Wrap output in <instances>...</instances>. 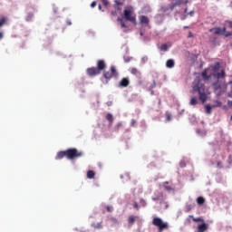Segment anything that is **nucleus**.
Masks as SVG:
<instances>
[{"instance_id":"f257e3e1","label":"nucleus","mask_w":232,"mask_h":232,"mask_svg":"<svg viewBox=\"0 0 232 232\" xmlns=\"http://www.w3.org/2000/svg\"><path fill=\"white\" fill-rule=\"evenodd\" d=\"M68 159L69 160H74V159H79L82 157V151H79L77 149H68L66 150L59 151L56 155V160H61V159Z\"/></svg>"},{"instance_id":"f03ea898","label":"nucleus","mask_w":232,"mask_h":232,"mask_svg":"<svg viewBox=\"0 0 232 232\" xmlns=\"http://www.w3.org/2000/svg\"><path fill=\"white\" fill-rule=\"evenodd\" d=\"M193 93H198V99L201 102L208 101V94H206V85L198 79H196L192 83Z\"/></svg>"},{"instance_id":"7ed1b4c3","label":"nucleus","mask_w":232,"mask_h":232,"mask_svg":"<svg viewBox=\"0 0 232 232\" xmlns=\"http://www.w3.org/2000/svg\"><path fill=\"white\" fill-rule=\"evenodd\" d=\"M102 70H106V63L104 62V60H98L97 67L87 68L86 73L89 77H95L97 75H100Z\"/></svg>"},{"instance_id":"20e7f679","label":"nucleus","mask_w":232,"mask_h":232,"mask_svg":"<svg viewBox=\"0 0 232 232\" xmlns=\"http://www.w3.org/2000/svg\"><path fill=\"white\" fill-rule=\"evenodd\" d=\"M123 19H125V21H130V23H132L133 24H137V16L131 8L123 11Z\"/></svg>"},{"instance_id":"39448f33","label":"nucleus","mask_w":232,"mask_h":232,"mask_svg":"<svg viewBox=\"0 0 232 232\" xmlns=\"http://www.w3.org/2000/svg\"><path fill=\"white\" fill-rule=\"evenodd\" d=\"M209 32H211L214 35H224L225 37H231L232 32H226V27H214L209 29Z\"/></svg>"},{"instance_id":"423d86ee","label":"nucleus","mask_w":232,"mask_h":232,"mask_svg":"<svg viewBox=\"0 0 232 232\" xmlns=\"http://www.w3.org/2000/svg\"><path fill=\"white\" fill-rule=\"evenodd\" d=\"M152 225L156 226L160 231H164V229H168L169 227L168 223L162 221L160 218H154L152 219Z\"/></svg>"},{"instance_id":"0eeeda50","label":"nucleus","mask_w":232,"mask_h":232,"mask_svg":"<svg viewBox=\"0 0 232 232\" xmlns=\"http://www.w3.org/2000/svg\"><path fill=\"white\" fill-rule=\"evenodd\" d=\"M213 73H212V77H216L217 79H224V77H226V71L221 70L220 72H217V71L218 70V65H215L213 68Z\"/></svg>"},{"instance_id":"6e6552de","label":"nucleus","mask_w":232,"mask_h":232,"mask_svg":"<svg viewBox=\"0 0 232 232\" xmlns=\"http://www.w3.org/2000/svg\"><path fill=\"white\" fill-rule=\"evenodd\" d=\"M117 75H119V74L117 73V69H115V66H111V71L105 72L103 73V77H105L108 80H110L113 77H117Z\"/></svg>"},{"instance_id":"1a4fd4ad","label":"nucleus","mask_w":232,"mask_h":232,"mask_svg":"<svg viewBox=\"0 0 232 232\" xmlns=\"http://www.w3.org/2000/svg\"><path fill=\"white\" fill-rule=\"evenodd\" d=\"M189 1L188 0H177L176 2H172L169 5V9L173 11L175 10L176 6H180V5H188Z\"/></svg>"},{"instance_id":"9d476101","label":"nucleus","mask_w":232,"mask_h":232,"mask_svg":"<svg viewBox=\"0 0 232 232\" xmlns=\"http://www.w3.org/2000/svg\"><path fill=\"white\" fill-rule=\"evenodd\" d=\"M140 24H145V26H150V18L146 15L140 16Z\"/></svg>"},{"instance_id":"9b49d317","label":"nucleus","mask_w":232,"mask_h":232,"mask_svg":"<svg viewBox=\"0 0 232 232\" xmlns=\"http://www.w3.org/2000/svg\"><path fill=\"white\" fill-rule=\"evenodd\" d=\"M127 86H130V79L128 78H122L121 81L119 82L120 88H127Z\"/></svg>"},{"instance_id":"f8f14e48","label":"nucleus","mask_w":232,"mask_h":232,"mask_svg":"<svg viewBox=\"0 0 232 232\" xmlns=\"http://www.w3.org/2000/svg\"><path fill=\"white\" fill-rule=\"evenodd\" d=\"M208 72H209V69H205L201 73V77H203L205 81H209V79L213 77V74H208Z\"/></svg>"},{"instance_id":"ddd939ff","label":"nucleus","mask_w":232,"mask_h":232,"mask_svg":"<svg viewBox=\"0 0 232 232\" xmlns=\"http://www.w3.org/2000/svg\"><path fill=\"white\" fill-rule=\"evenodd\" d=\"M207 229H208V225L206 224V222H203L201 225L198 226L197 232H204V231H207Z\"/></svg>"},{"instance_id":"4468645a","label":"nucleus","mask_w":232,"mask_h":232,"mask_svg":"<svg viewBox=\"0 0 232 232\" xmlns=\"http://www.w3.org/2000/svg\"><path fill=\"white\" fill-rule=\"evenodd\" d=\"M213 89L215 90V92H218V90H222V84H220V82H216L212 84Z\"/></svg>"},{"instance_id":"2eb2a0df","label":"nucleus","mask_w":232,"mask_h":232,"mask_svg":"<svg viewBox=\"0 0 232 232\" xmlns=\"http://www.w3.org/2000/svg\"><path fill=\"white\" fill-rule=\"evenodd\" d=\"M166 66H167V68H174V67H175V60H173V59H169V60L166 62Z\"/></svg>"},{"instance_id":"dca6fc26","label":"nucleus","mask_w":232,"mask_h":232,"mask_svg":"<svg viewBox=\"0 0 232 232\" xmlns=\"http://www.w3.org/2000/svg\"><path fill=\"white\" fill-rule=\"evenodd\" d=\"M7 23H8V17L6 16L0 17V28H2V26H5V24H6Z\"/></svg>"},{"instance_id":"f3484780","label":"nucleus","mask_w":232,"mask_h":232,"mask_svg":"<svg viewBox=\"0 0 232 232\" xmlns=\"http://www.w3.org/2000/svg\"><path fill=\"white\" fill-rule=\"evenodd\" d=\"M163 188L166 189V191H173V187H171L168 181L163 183Z\"/></svg>"},{"instance_id":"a211bd4d","label":"nucleus","mask_w":232,"mask_h":232,"mask_svg":"<svg viewBox=\"0 0 232 232\" xmlns=\"http://www.w3.org/2000/svg\"><path fill=\"white\" fill-rule=\"evenodd\" d=\"M92 227H94V229H102V221L98 223H92Z\"/></svg>"},{"instance_id":"6ab92c4d","label":"nucleus","mask_w":232,"mask_h":232,"mask_svg":"<svg viewBox=\"0 0 232 232\" xmlns=\"http://www.w3.org/2000/svg\"><path fill=\"white\" fill-rule=\"evenodd\" d=\"M196 201L198 206H203L206 203V198L204 197H198Z\"/></svg>"},{"instance_id":"aec40b11","label":"nucleus","mask_w":232,"mask_h":232,"mask_svg":"<svg viewBox=\"0 0 232 232\" xmlns=\"http://www.w3.org/2000/svg\"><path fill=\"white\" fill-rule=\"evenodd\" d=\"M135 220H137V217H135L133 215L130 216L129 218H128V222L131 226H132V224H135Z\"/></svg>"},{"instance_id":"412c9836","label":"nucleus","mask_w":232,"mask_h":232,"mask_svg":"<svg viewBox=\"0 0 232 232\" xmlns=\"http://www.w3.org/2000/svg\"><path fill=\"white\" fill-rule=\"evenodd\" d=\"M189 104L191 106H197V104H198V101L197 97H192L189 102Z\"/></svg>"},{"instance_id":"4be33fe9","label":"nucleus","mask_w":232,"mask_h":232,"mask_svg":"<svg viewBox=\"0 0 232 232\" xmlns=\"http://www.w3.org/2000/svg\"><path fill=\"white\" fill-rule=\"evenodd\" d=\"M189 218H192L193 222H201V224L204 223V218H194L193 216H189Z\"/></svg>"},{"instance_id":"5701e85b","label":"nucleus","mask_w":232,"mask_h":232,"mask_svg":"<svg viewBox=\"0 0 232 232\" xmlns=\"http://www.w3.org/2000/svg\"><path fill=\"white\" fill-rule=\"evenodd\" d=\"M105 119L111 123L113 124V115L111 113H108Z\"/></svg>"},{"instance_id":"b1692460","label":"nucleus","mask_w":232,"mask_h":232,"mask_svg":"<svg viewBox=\"0 0 232 232\" xmlns=\"http://www.w3.org/2000/svg\"><path fill=\"white\" fill-rule=\"evenodd\" d=\"M87 179H95V172L93 170H88Z\"/></svg>"},{"instance_id":"393cba45","label":"nucleus","mask_w":232,"mask_h":232,"mask_svg":"<svg viewBox=\"0 0 232 232\" xmlns=\"http://www.w3.org/2000/svg\"><path fill=\"white\" fill-rule=\"evenodd\" d=\"M130 73L132 75H140V72L137 68H131L130 69Z\"/></svg>"},{"instance_id":"a878e982","label":"nucleus","mask_w":232,"mask_h":232,"mask_svg":"<svg viewBox=\"0 0 232 232\" xmlns=\"http://www.w3.org/2000/svg\"><path fill=\"white\" fill-rule=\"evenodd\" d=\"M117 21H119L121 23V28H127L126 24L124 23L122 18H118Z\"/></svg>"},{"instance_id":"bb28decb","label":"nucleus","mask_w":232,"mask_h":232,"mask_svg":"<svg viewBox=\"0 0 232 232\" xmlns=\"http://www.w3.org/2000/svg\"><path fill=\"white\" fill-rule=\"evenodd\" d=\"M162 52H168V44H163L160 48Z\"/></svg>"},{"instance_id":"cd10ccee","label":"nucleus","mask_w":232,"mask_h":232,"mask_svg":"<svg viewBox=\"0 0 232 232\" xmlns=\"http://www.w3.org/2000/svg\"><path fill=\"white\" fill-rule=\"evenodd\" d=\"M220 106H222V102L216 101L212 108H220Z\"/></svg>"},{"instance_id":"c85d7f7f","label":"nucleus","mask_w":232,"mask_h":232,"mask_svg":"<svg viewBox=\"0 0 232 232\" xmlns=\"http://www.w3.org/2000/svg\"><path fill=\"white\" fill-rule=\"evenodd\" d=\"M34 19V13H29L26 16V21H32Z\"/></svg>"},{"instance_id":"c756f323","label":"nucleus","mask_w":232,"mask_h":232,"mask_svg":"<svg viewBox=\"0 0 232 232\" xmlns=\"http://www.w3.org/2000/svg\"><path fill=\"white\" fill-rule=\"evenodd\" d=\"M109 220H110V222H111V224H118V220H117V218H113V217H111V218H109Z\"/></svg>"},{"instance_id":"7c9ffc66","label":"nucleus","mask_w":232,"mask_h":232,"mask_svg":"<svg viewBox=\"0 0 232 232\" xmlns=\"http://www.w3.org/2000/svg\"><path fill=\"white\" fill-rule=\"evenodd\" d=\"M115 5H116V10H121V7H119V6H122V3L119 2V1H116Z\"/></svg>"},{"instance_id":"2f4dec72","label":"nucleus","mask_w":232,"mask_h":232,"mask_svg":"<svg viewBox=\"0 0 232 232\" xmlns=\"http://www.w3.org/2000/svg\"><path fill=\"white\" fill-rule=\"evenodd\" d=\"M206 113L210 115V113H211V106L210 105H206Z\"/></svg>"},{"instance_id":"473e14b6","label":"nucleus","mask_w":232,"mask_h":232,"mask_svg":"<svg viewBox=\"0 0 232 232\" xmlns=\"http://www.w3.org/2000/svg\"><path fill=\"white\" fill-rule=\"evenodd\" d=\"M120 128H122V122H118V123L116 124V126H115L116 131H119V129H120Z\"/></svg>"},{"instance_id":"72a5a7b5","label":"nucleus","mask_w":232,"mask_h":232,"mask_svg":"<svg viewBox=\"0 0 232 232\" xmlns=\"http://www.w3.org/2000/svg\"><path fill=\"white\" fill-rule=\"evenodd\" d=\"M106 210L108 211V213H111V211H113V207L107 206Z\"/></svg>"},{"instance_id":"f704fd0d","label":"nucleus","mask_w":232,"mask_h":232,"mask_svg":"<svg viewBox=\"0 0 232 232\" xmlns=\"http://www.w3.org/2000/svg\"><path fill=\"white\" fill-rule=\"evenodd\" d=\"M140 204H141V206H142L143 208H145V206H146V200L140 199Z\"/></svg>"},{"instance_id":"c9c22d12","label":"nucleus","mask_w":232,"mask_h":232,"mask_svg":"<svg viewBox=\"0 0 232 232\" xmlns=\"http://www.w3.org/2000/svg\"><path fill=\"white\" fill-rule=\"evenodd\" d=\"M111 15H112V17H117V11H111Z\"/></svg>"},{"instance_id":"e433bc0d","label":"nucleus","mask_w":232,"mask_h":232,"mask_svg":"<svg viewBox=\"0 0 232 232\" xmlns=\"http://www.w3.org/2000/svg\"><path fill=\"white\" fill-rule=\"evenodd\" d=\"M137 124V121H135V120H131L130 121V126H135Z\"/></svg>"},{"instance_id":"4c0bfd02","label":"nucleus","mask_w":232,"mask_h":232,"mask_svg":"<svg viewBox=\"0 0 232 232\" xmlns=\"http://www.w3.org/2000/svg\"><path fill=\"white\" fill-rule=\"evenodd\" d=\"M179 166H180V168H186V162L180 161Z\"/></svg>"},{"instance_id":"58836bf2","label":"nucleus","mask_w":232,"mask_h":232,"mask_svg":"<svg viewBox=\"0 0 232 232\" xmlns=\"http://www.w3.org/2000/svg\"><path fill=\"white\" fill-rule=\"evenodd\" d=\"M97 6V2H92L91 4V8H95Z\"/></svg>"},{"instance_id":"ea45409f","label":"nucleus","mask_w":232,"mask_h":232,"mask_svg":"<svg viewBox=\"0 0 232 232\" xmlns=\"http://www.w3.org/2000/svg\"><path fill=\"white\" fill-rule=\"evenodd\" d=\"M133 208H134V209H139V203L134 202L133 203Z\"/></svg>"},{"instance_id":"a19ab883","label":"nucleus","mask_w":232,"mask_h":232,"mask_svg":"<svg viewBox=\"0 0 232 232\" xmlns=\"http://www.w3.org/2000/svg\"><path fill=\"white\" fill-rule=\"evenodd\" d=\"M160 10H161V12H166V11L169 10V8L168 7H161Z\"/></svg>"},{"instance_id":"79ce46f5","label":"nucleus","mask_w":232,"mask_h":232,"mask_svg":"<svg viewBox=\"0 0 232 232\" xmlns=\"http://www.w3.org/2000/svg\"><path fill=\"white\" fill-rule=\"evenodd\" d=\"M227 23L229 24V28H232V20H227Z\"/></svg>"},{"instance_id":"37998d69","label":"nucleus","mask_w":232,"mask_h":232,"mask_svg":"<svg viewBox=\"0 0 232 232\" xmlns=\"http://www.w3.org/2000/svg\"><path fill=\"white\" fill-rule=\"evenodd\" d=\"M167 121H171V115L170 114H167Z\"/></svg>"},{"instance_id":"c03bdc74","label":"nucleus","mask_w":232,"mask_h":232,"mask_svg":"<svg viewBox=\"0 0 232 232\" xmlns=\"http://www.w3.org/2000/svg\"><path fill=\"white\" fill-rule=\"evenodd\" d=\"M66 24H67V26H72V21L68 20V21L66 22Z\"/></svg>"},{"instance_id":"a18cd8bd","label":"nucleus","mask_w":232,"mask_h":232,"mask_svg":"<svg viewBox=\"0 0 232 232\" xmlns=\"http://www.w3.org/2000/svg\"><path fill=\"white\" fill-rule=\"evenodd\" d=\"M155 86H157V82H155V81L153 82L151 88H155Z\"/></svg>"},{"instance_id":"49530a36","label":"nucleus","mask_w":232,"mask_h":232,"mask_svg":"<svg viewBox=\"0 0 232 232\" xmlns=\"http://www.w3.org/2000/svg\"><path fill=\"white\" fill-rule=\"evenodd\" d=\"M188 37V38H189V37H193V33L189 32Z\"/></svg>"},{"instance_id":"de8ad7c7","label":"nucleus","mask_w":232,"mask_h":232,"mask_svg":"<svg viewBox=\"0 0 232 232\" xmlns=\"http://www.w3.org/2000/svg\"><path fill=\"white\" fill-rule=\"evenodd\" d=\"M194 14H195V12L191 11V12L188 13V15L193 16Z\"/></svg>"},{"instance_id":"09e8293b","label":"nucleus","mask_w":232,"mask_h":232,"mask_svg":"<svg viewBox=\"0 0 232 232\" xmlns=\"http://www.w3.org/2000/svg\"><path fill=\"white\" fill-rule=\"evenodd\" d=\"M3 37H5V35L3 34V33H0V41L1 39H3Z\"/></svg>"},{"instance_id":"8fccbe9b","label":"nucleus","mask_w":232,"mask_h":232,"mask_svg":"<svg viewBox=\"0 0 232 232\" xmlns=\"http://www.w3.org/2000/svg\"><path fill=\"white\" fill-rule=\"evenodd\" d=\"M103 5H104L105 6H107L108 1L104 0V1H103Z\"/></svg>"},{"instance_id":"3c124183","label":"nucleus","mask_w":232,"mask_h":232,"mask_svg":"<svg viewBox=\"0 0 232 232\" xmlns=\"http://www.w3.org/2000/svg\"><path fill=\"white\" fill-rule=\"evenodd\" d=\"M152 200H154V201H157V200H159V197H156V198H152Z\"/></svg>"},{"instance_id":"603ef678","label":"nucleus","mask_w":232,"mask_h":232,"mask_svg":"<svg viewBox=\"0 0 232 232\" xmlns=\"http://www.w3.org/2000/svg\"><path fill=\"white\" fill-rule=\"evenodd\" d=\"M227 104H228V106H232V102L228 101Z\"/></svg>"},{"instance_id":"864d4df0","label":"nucleus","mask_w":232,"mask_h":232,"mask_svg":"<svg viewBox=\"0 0 232 232\" xmlns=\"http://www.w3.org/2000/svg\"><path fill=\"white\" fill-rule=\"evenodd\" d=\"M98 8L99 10H102V5H99Z\"/></svg>"},{"instance_id":"5fc2aeb1","label":"nucleus","mask_w":232,"mask_h":232,"mask_svg":"<svg viewBox=\"0 0 232 232\" xmlns=\"http://www.w3.org/2000/svg\"><path fill=\"white\" fill-rule=\"evenodd\" d=\"M188 28H189V26H184V30L188 29Z\"/></svg>"},{"instance_id":"6e6d98bb","label":"nucleus","mask_w":232,"mask_h":232,"mask_svg":"<svg viewBox=\"0 0 232 232\" xmlns=\"http://www.w3.org/2000/svg\"><path fill=\"white\" fill-rule=\"evenodd\" d=\"M185 14H188V8L185 9Z\"/></svg>"},{"instance_id":"4d7b16f0","label":"nucleus","mask_w":232,"mask_h":232,"mask_svg":"<svg viewBox=\"0 0 232 232\" xmlns=\"http://www.w3.org/2000/svg\"><path fill=\"white\" fill-rule=\"evenodd\" d=\"M230 121H232V115L230 116Z\"/></svg>"}]
</instances>
